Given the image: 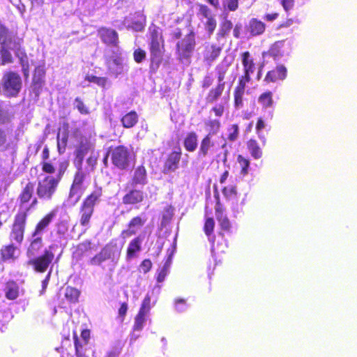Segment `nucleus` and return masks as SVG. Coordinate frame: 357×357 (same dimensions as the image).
<instances>
[{
    "label": "nucleus",
    "mask_w": 357,
    "mask_h": 357,
    "mask_svg": "<svg viewBox=\"0 0 357 357\" xmlns=\"http://www.w3.org/2000/svg\"><path fill=\"white\" fill-rule=\"evenodd\" d=\"M266 30V24L261 20L257 18H252L250 20L247 26V31L250 36H260L264 33Z\"/></svg>",
    "instance_id": "c756f323"
},
{
    "label": "nucleus",
    "mask_w": 357,
    "mask_h": 357,
    "mask_svg": "<svg viewBox=\"0 0 357 357\" xmlns=\"http://www.w3.org/2000/svg\"><path fill=\"white\" fill-rule=\"evenodd\" d=\"M138 121L139 115L134 110L126 113L121 119V124L125 128H133L138 123Z\"/></svg>",
    "instance_id": "4c0bfd02"
},
{
    "label": "nucleus",
    "mask_w": 357,
    "mask_h": 357,
    "mask_svg": "<svg viewBox=\"0 0 357 357\" xmlns=\"http://www.w3.org/2000/svg\"><path fill=\"white\" fill-rule=\"evenodd\" d=\"M225 87L221 84H217L215 87L211 88L206 97V101L208 103H213L216 102L223 93Z\"/></svg>",
    "instance_id": "79ce46f5"
},
{
    "label": "nucleus",
    "mask_w": 357,
    "mask_h": 357,
    "mask_svg": "<svg viewBox=\"0 0 357 357\" xmlns=\"http://www.w3.org/2000/svg\"><path fill=\"white\" fill-rule=\"evenodd\" d=\"M280 3L286 13L291 10L295 4V0H280Z\"/></svg>",
    "instance_id": "338daca9"
},
{
    "label": "nucleus",
    "mask_w": 357,
    "mask_h": 357,
    "mask_svg": "<svg viewBox=\"0 0 357 357\" xmlns=\"http://www.w3.org/2000/svg\"><path fill=\"white\" fill-rule=\"evenodd\" d=\"M80 291L73 287L68 286L65 289V297L71 303L78 302Z\"/></svg>",
    "instance_id": "c03bdc74"
},
{
    "label": "nucleus",
    "mask_w": 357,
    "mask_h": 357,
    "mask_svg": "<svg viewBox=\"0 0 357 357\" xmlns=\"http://www.w3.org/2000/svg\"><path fill=\"white\" fill-rule=\"evenodd\" d=\"M75 102L76 103V108L80 114L86 115L90 113L89 108L86 106L80 98L77 97L75 99Z\"/></svg>",
    "instance_id": "680f3d73"
},
{
    "label": "nucleus",
    "mask_w": 357,
    "mask_h": 357,
    "mask_svg": "<svg viewBox=\"0 0 357 357\" xmlns=\"http://www.w3.org/2000/svg\"><path fill=\"white\" fill-rule=\"evenodd\" d=\"M196 45L195 34L191 30L176 45L177 59L181 62L188 61L191 58Z\"/></svg>",
    "instance_id": "423d86ee"
},
{
    "label": "nucleus",
    "mask_w": 357,
    "mask_h": 357,
    "mask_svg": "<svg viewBox=\"0 0 357 357\" xmlns=\"http://www.w3.org/2000/svg\"><path fill=\"white\" fill-rule=\"evenodd\" d=\"M68 165L69 163L66 160L60 162L58 172L55 176L47 174L43 179L38 181L36 188L38 199L45 201L52 199Z\"/></svg>",
    "instance_id": "f257e3e1"
},
{
    "label": "nucleus",
    "mask_w": 357,
    "mask_h": 357,
    "mask_svg": "<svg viewBox=\"0 0 357 357\" xmlns=\"http://www.w3.org/2000/svg\"><path fill=\"white\" fill-rule=\"evenodd\" d=\"M228 130L229 134L227 138L229 141L234 142L236 140L239 134V128L238 124H232Z\"/></svg>",
    "instance_id": "052dcab7"
},
{
    "label": "nucleus",
    "mask_w": 357,
    "mask_h": 357,
    "mask_svg": "<svg viewBox=\"0 0 357 357\" xmlns=\"http://www.w3.org/2000/svg\"><path fill=\"white\" fill-rule=\"evenodd\" d=\"M1 64L6 65L13 62V58L9 50L2 47L0 50Z\"/></svg>",
    "instance_id": "5fc2aeb1"
},
{
    "label": "nucleus",
    "mask_w": 357,
    "mask_h": 357,
    "mask_svg": "<svg viewBox=\"0 0 357 357\" xmlns=\"http://www.w3.org/2000/svg\"><path fill=\"white\" fill-rule=\"evenodd\" d=\"M236 160L241 167L240 174L243 176L247 175L248 174L250 165L249 159L245 158L242 155H238Z\"/></svg>",
    "instance_id": "09e8293b"
},
{
    "label": "nucleus",
    "mask_w": 357,
    "mask_h": 357,
    "mask_svg": "<svg viewBox=\"0 0 357 357\" xmlns=\"http://www.w3.org/2000/svg\"><path fill=\"white\" fill-rule=\"evenodd\" d=\"M112 163L120 170H126L135 160L132 151L126 146L119 145L111 149Z\"/></svg>",
    "instance_id": "39448f33"
},
{
    "label": "nucleus",
    "mask_w": 357,
    "mask_h": 357,
    "mask_svg": "<svg viewBox=\"0 0 357 357\" xmlns=\"http://www.w3.org/2000/svg\"><path fill=\"white\" fill-rule=\"evenodd\" d=\"M222 192L226 199L231 202L233 204H238V193L236 185H231L224 187Z\"/></svg>",
    "instance_id": "ea45409f"
},
{
    "label": "nucleus",
    "mask_w": 357,
    "mask_h": 357,
    "mask_svg": "<svg viewBox=\"0 0 357 357\" xmlns=\"http://www.w3.org/2000/svg\"><path fill=\"white\" fill-rule=\"evenodd\" d=\"M148 183L147 172L144 165L135 167L131 177L130 183L134 186L145 185Z\"/></svg>",
    "instance_id": "393cba45"
},
{
    "label": "nucleus",
    "mask_w": 357,
    "mask_h": 357,
    "mask_svg": "<svg viewBox=\"0 0 357 357\" xmlns=\"http://www.w3.org/2000/svg\"><path fill=\"white\" fill-rule=\"evenodd\" d=\"M49 158V148L47 146H45L41 154V169L42 172L46 174H53L56 172V167L51 161L48 160Z\"/></svg>",
    "instance_id": "c85d7f7f"
},
{
    "label": "nucleus",
    "mask_w": 357,
    "mask_h": 357,
    "mask_svg": "<svg viewBox=\"0 0 357 357\" xmlns=\"http://www.w3.org/2000/svg\"><path fill=\"white\" fill-rule=\"evenodd\" d=\"M240 56L243 66V74L239 77L238 80L249 83L251 81V75L257 69V65L249 51L242 52Z\"/></svg>",
    "instance_id": "9d476101"
},
{
    "label": "nucleus",
    "mask_w": 357,
    "mask_h": 357,
    "mask_svg": "<svg viewBox=\"0 0 357 357\" xmlns=\"http://www.w3.org/2000/svg\"><path fill=\"white\" fill-rule=\"evenodd\" d=\"M225 146V143L220 146L213 140L211 134H206L201 139L197 152V158L199 159H204L213 156Z\"/></svg>",
    "instance_id": "6e6552de"
},
{
    "label": "nucleus",
    "mask_w": 357,
    "mask_h": 357,
    "mask_svg": "<svg viewBox=\"0 0 357 357\" xmlns=\"http://www.w3.org/2000/svg\"><path fill=\"white\" fill-rule=\"evenodd\" d=\"M152 268V262L149 259H144L139 266V270L140 273H143L146 274L149 273Z\"/></svg>",
    "instance_id": "0e129e2a"
},
{
    "label": "nucleus",
    "mask_w": 357,
    "mask_h": 357,
    "mask_svg": "<svg viewBox=\"0 0 357 357\" xmlns=\"http://www.w3.org/2000/svg\"><path fill=\"white\" fill-rule=\"evenodd\" d=\"M146 193L140 189L132 188L128 190L122 197V203L124 205L134 206L144 202Z\"/></svg>",
    "instance_id": "f3484780"
},
{
    "label": "nucleus",
    "mask_w": 357,
    "mask_h": 357,
    "mask_svg": "<svg viewBox=\"0 0 357 357\" xmlns=\"http://www.w3.org/2000/svg\"><path fill=\"white\" fill-rule=\"evenodd\" d=\"M198 15H202L203 17L207 19L215 15L213 14L211 9L205 4L198 5Z\"/></svg>",
    "instance_id": "13d9d810"
},
{
    "label": "nucleus",
    "mask_w": 357,
    "mask_h": 357,
    "mask_svg": "<svg viewBox=\"0 0 357 357\" xmlns=\"http://www.w3.org/2000/svg\"><path fill=\"white\" fill-rule=\"evenodd\" d=\"M224 211L225 210L221 206L220 202L218 201L215 208V213L221 229L219 232V234L221 236H223V233L222 231L228 233L231 232L232 227L229 218L225 214H224Z\"/></svg>",
    "instance_id": "6ab92c4d"
},
{
    "label": "nucleus",
    "mask_w": 357,
    "mask_h": 357,
    "mask_svg": "<svg viewBox=\"0 0 357 357\" xmlns=\"http://www.w3.org/2000/svg\"><path fill=\"white\" fill-rule=\"evenodd\" d=\"M27 218V211H19L15 215L8 235L10 242L18 245L23 243L26 229Z\"/></svg>",
    "instance_id": "7ed1b4c3"
},
{
    "label": "nucleus",
    "mask_w": 357,
    "mask_h": 357,
    "mask_svg": "<svg viewBox=\"0 0 357 357\" xmlns=\"http://www.w3.org/2000/svg\"><path fill=\"white\" fill-rule=\"evenodd\" d=\"M5 296L8 300H15L19 296V286L14 280H9L6 283Z\"/></svg>",
    "instance_id": "58836bf2"
},
{
    "label": "nucleus",
    "mask_w": 357,
    "mask_h": 357,
    "mask_svg": "<svg viewBox=\"0 0 357 357\" xmlns=\"http://www.w3.org/2000/svg\"><path fill=\"white\" fill-rule=\"evenodd\" d=\"M222 6L225 10L234 12L238 8V0H223Z\"/></svg>",
    "instance_id": "4d7b16f0"
},
{
    "label": "nucleus",
    "mask_w": 357,
    "mask_h": 357,
    "mask_svg": "<svg viewBox=\"0 0 357 357\" xmlns=\"http://www.w3.org/2000/svg\"><path fill=\"white\" fill-rule=\"evenodd\" d=\"M247 148L254 159L259 160L262 157L263 151L256 139H250L247 142Z\"/></svg>",
    "instance_id": "a19ab883"
},
{
    "label": "nucleus",
    "mask_w": 357,
    "mask_h": 357,
    "mask_svg": "<svg viewBox=\"0 0 357 357\" xmlns=\"http://www.w3.org/2000/svg\"><path fill=\"white\" fill-rule=\"evenodd\" d=\"M248 83L238 80L237 85L234 90V107L238 109L243 107V96Z\"/></svg>",
    "instance_id": "a878e982"
},
{
    "label": "nucleus",
    "mask_w": 357,
    "mask_h": 357,
    "mask_svg": "<svg viewBox=\"0 0 357 357\" xmlns=\"http://www.w3.org/2000/svg\"><path fill=\"white\" fill-rule=\"evenodd\" d=\"M257 102L263 109L273 107L275 103L273 92L269 90L264 91L258 96Z\"/></svg>",
    "instance_id": "c9c22d12"
},
{
    "label": "nucleus",
    "mask_w": 357,
    "mask_h": 357,
    "mask_svg": "<svg viewBox=\"0 0 357 357\" xmlns=\"http://www.w3.org/2000/svg\"><path fill=\"white\" fill-rule=\"evenodd\" d=\"M97 32L98 37L104 44L107 46L118 47L119 39L116 30L106 26H100L98 29Z\"/></svg>",
    "instance_id": "ddd939ff"
},
{
    "label": "nucleus",
    "mask_w": 357,
    "mask_h": 357,
    "mask_svg": "<svg viewBox=\"0 0 357 357\" xmlns=\"http://www.w3.org/2000/svg\"><path fill=\"white\" fill-rule=\"evenodd\" d=\"M43 237L41 235H33L31 232V239L27 248L26 253L28 255L35 256L43 247Z\"/></svg>",
    "instance_id": "72a5a7b5"
},
{
    "label": "nucleus",
    "mask_w": 357,
    "mask_h": 357,
    "mask_svg": "<svg viewBox=\"0 0 357 357\" xmlns=\"http://www.w3.org/2000/svg\"><path fill=\"white\" fill-rule=\"evenodd\" d=\"M56 215V211L52 210L45 214L36 225L32 232L33 235H41L48 228L53 219Z\"/></svg>",
    "instance_id": "4be33fe9"
},
{
    "label": "nucleus",
    "mask_w": 357,
    "mask_h": 357,
    "mask_svg": "<svg viewBox=\"0 0 357 357\" xmlns=\"http://www.w3.org/2000/svg\"><path fill=\"white\" fill-rule=\"evenodd\" d=\"M107 66L109 73L115 77L123 73V59L120 55H115L107 60Z\"/></svg>",
    "instance_id": "cd10ccee"
},
{
    "label": "nucleus",
    "mask_w": 357,
    "mask_h": 357,
    "mask_svg": "<svg viewBox=\"0 0 357 357\" xmlns=\"http://www.w3.org/2000/svg\"><path fill=\"white\" fill-rule=\"evenodd\" d=\"M146 56V52L141 48L136 49L133 52L134 60L137 63H142L145 59Z\"/></svg>",
    "instance_id": "e2e57ef3"
},
{
    "label": "nucleus",
    "mask_w": 357,
    "mask_h": 357,
    "mask_svg": "<svg viewBox=\"0 0 357 357\" xmlns=\"http://www.w3.org/2000/svg\"><path fill=\"white\" fill-rule=\"evenodd\" d=\"M45 69L43 66H38L34 69L31 87L33 93L36 94V96H39L42 87L45 84Z\"/></svg>",
    "instance_id": "aec40b11"
},
{
    "label": "nucleus",
    "mask_w": 357,
    "mask_h": 357,
    "mask_svg": "<svg viewBox=\"0 0 357 357\" xmlns=\"http://www.w3.org/2000/svg\"><path fill=\"white\" fill-rule=\"evenodd\" d=\"M80 189L77 186L70 185L67 202H70L71 206H75L79 201L81 195L77 194Z\"/></svg>",
    "instance_id": "a18cd8bd"
},
{
    "label": "nucleus",
    "mask_w": 357,
    "mask_h": 357,
    "mask_svg": "<svg viewBox=\"0 0 357 357\" xmlns=\"http://www.w3.org/2000/svg\"><path fill=\"white\" fill-rule=\"evenodd\" d=\"M73 340L75 349V354L77 357H85V356L83 355L80 351V349L82 347V345L80 344L78 336L75 331L73 332Z\"/></svg>",
    "instance_id": "69168bd1"
},
{
    "label": "nucleus",
    "mask_w": 357,
    "mask_h": 357,
    "mask_svg": "<svg viewBox=\"0 0 357 357\" xmlns=\"http://www.w3.org/2000/svg\"><path fill=\"white\" fill-rule=\"evenodd\" d=\"M223 50V45L216 43H206L203 50V60L208 65H211L217 60Z\"/></svg>",
    "instance_id": "dca6fc26"
},
{
    "label": "nucleus",
    "mask_w": 357,
    "mask_h": 357,
    "mask_svg": "<svg viewBox=\"0 0 357 357\" xmlns=\"http://www.w3.org/2000/svg\"><path fill=\"white\" fill-rule=\"evenodd\" d=\"M227 72V68L223 66H218L216 68V73L218 78V84H221L223 87H225L226 82L225 79Z\"/></svg>",
    "instance_id": "6e6d98bb"
},
{
    "label": "nucleus",
    "mask_w": 357,
    "mask_h": 357,
    "mask_svg": "<svg viewBox=\"0 0 357 357\" xmlns=\"http://www.w3.org/2000/svg\"><path fill=\"white\" fill-rule=\"evenodd\" d=\"M215 220L212 217H206L204 220V224L203 227V231L205 235L208 237V240L211 241V237L212 236L214 229H215Z\"/></svg>",
    "instance_id": "49530a36"
},
{
    "label": "nucleus",
    "mask_w": 357,
    "mask_h": 357,
    "mask_svg": "<svg viewBox=\"0 0 357 357\" xmlns=\"http://www.w3.org/2000/svg\"><path fill=\"white\" fill-rule=\"evenodd\" d=\"M151 307V296L146 294L142 302L139 312L148 314Z\"/></svg>",
    "instance_id": "bf43d9fd"
},
{
    "label": "nucleus",
    "mask_w": 357,
    "mask_h": 357,
    "mask_svg": "<svg viewBox=\"0 0 357 357\" xmlns=\"http://www.w3.org/2000/svg\"><path fill=\"white\" fill-rule=\"evenodd\" d=\"M198 145V135L195 131L188 132L183 139V146L185 151L193 152Z\"/></svg>",
    "instance_id": "f704fd0d"
},
{
    "label": "nucleus",
    "mask_w": 357,
    "mask_h": 357,
    "mask_svg": "<svg viewBox=\"0 0 357 357\" xmlns=\"http://www.w3.org/2000/svg\"><path fill=\"white\" fill-rule=\"evenodd\" d=\"M205 126L208 128V132L212 137L213 135L218 133L221 127V123L218 119H209L205 123Z\"/></svg>",
    "instance_id": "8fccbe9b"
},
{
    "label": "nucleus",
    "mask_w": 357,
    "mask_h": 357,
    "mask_svg": "<svg viewBox=\"0 0 357 357\" xmlns=\"http://www.w3.org/2000/svg\"><path fill=\"white\" fill-rule=\"evenodd\" d=\"M89 172L87 173L83 170L82 164L79 162V165L77 166V171L75 173L71 184L81 188Z\"/></svg>",
    "instance_id": "37998d69"
},
{
    "label": "nucleus",
    "mask_w": 357,
    "mask_h": 357,
    "mask_svg": "<svg viewBox=\"0 0 357 357\" xmlns=\"http://www.w3.org/2000/svg\"><path fill=\"white\" fill-rule=\"evenodd\" d=\"M175 308L177 311L181 312L184 310L186 301L184 298H177L174 301Z\"/></svg>",
    "instance_id": "774afa93"
},
{
    "label": "nucleus",
    "mask_w": 357,
    "mask_h": 357,
    "mask_svg": "<svg viewBox=\"0 0 357 357\" xmlns=\"http://www.w3.org/2000/svg\"><path fill=\"white\" fill-rule=\"evenodd\" d=\"M14 243L3 245L0 249V259L2 261H15L17 259V252H19V248Z\"/></svg>",
    "instance_id": "412c9836"
},
{
    "label": "nucleus",
    "mask_w": 357,
    "mask_h": 357,
    "mask_svg": "<svg viewBox=\"0 0 357 357\" xmlns=\"http://www.w3.org/2000/svg\"><path fill=\"white\" fill-rule=\"evenodd\" d=\"M161 29L154 24L149 27L148 46L150 52V60L157 67L162 63L165 52V44Z\"/></svg>",
    "instance_id": "f03ea898"
},
{
    "label": "nucleus",
    "mask_w": 357,
    "mask_h": 357,
    "mask_svg": "<svg viewBox=\"0 0 357 357\" xmlns=\"http://www.w3.org/2000/svg\"><path fill=\"white\" fill-rule=\"evenodd\" d=\"M52 246L45 249L43 254L27 261V264L31 266L37 273H45L54 259V254L52 250Z\"/></svg>",
    "instance_id": "0eeeda50"
},
{
    "label": "nucleus",
    "mask_w": 357,
    "mask_h": 357,
    "mask_svg": "<svg viewBox=\"0 0 357 357\" xmlns=\"http://www.w3.org/2000/svg\"><path fill=\"white\" fill-rule=\"evenodd\" d=\"M287 76V69L282 65L280 64L271 70H268L264 79L266 84L274 83L279 81H283Z\"/></svg>",
    "instance_id": "a211bd4d"
},
{
    "label": "nucleus",
    "mask_w": 357,
    "mask_h": 357,
    "mask_svg": "<svg viewBox=\"0 0 357 357\" xmlns=\"http://www.w3.org/2000/svg\"><path fill=\"white\" fill-rule=\"evenodd\" d=\"M204 29L207 34L211 36L215 31L217 27V20L215 16L208 17L206 21L204 23Z\"/></svg>",
    "instance_id": "3c124183"
},
{
    "label": "nucleus",
    "mask_w": 357,
    "mask_h": 357,
    "mask_svg": "<svg viewBox=\"0 0 357 357\" xmlns=\"http://www.w3.org/2000/svg\"><path fill=\"white\" fill-rule=\"evenodd\" d=\"M285 40H278L271 45L267 51V55L273 58V59H279L285 54L284 50Z\"/></svg>",
    "instance_id": "2f4dec72"
},
{
    "label": "nucleus",
    "mask_w": 357,
    "mask_h": 357,
    "mask_svg": "<svg viewBox=\"0 0 357 357\" xmlns=\"http://www.w3.org/2000/svg\"><path fill=\"white\" fill-rule=\"evenodd\" d=\"M75 137L78 140L79 144L75 150L76 158L79 159V162L82 163L84 155L89 151L91 147L89 140L82 135L79 129L74 132Z\"/></svg>",
    "instance_id": "2eb2a0df"
},
{
    "label": "nucleus",
    "mask_w": 357,
    "mask_h": 357,
    "mask_svg": "<svg viewBox=\"0 0 357 357\" xmlns=\"http://www.w3.org/2000/svg\"><path fill=\"white\" fill-rule=\"evenodd\" d=\"M147 314H144L143 312H138L137 315L135 317V322L133 325L134 331H141L144 327V324L146 321V316Z\"/></svg>",
    "instance_id": "864d4df0"
},
{
    "label": "nucleus",
    "mask_w": 357,
    "mask_h": 357,
    "mask_svg": "<svg viewBox=\"0 0 357 357\" xmlns=\"http://www.w3.org/2000/svg\"><path fill=\"white\" fill-rule=\"evenodd\" d=\"M116 250V245L107 244L101 250L91 258L89 263L92 266H100L104 261L110 259L114 257Z\"/></svg>",
    "instance_id": "4468645a"
},
{
    "label": "nucleus",
    "mask_w": 357,
    "mask_h": 357,
    "mask_svg": "<svg viewBox=\"0 0 357 357\" xmlns=\"http://www.w3.org/2000/svg\"><path fill=\"white\" fill-rule=\"evenodd\" d=\"M182 154L183 151L180 146L167 153L163 161L162 172L164 174H168L177 170L179 168Z\"/></svg>",
    "instance_id": "1a4fd4ad"
},
{
    "label": "nucleus",
    "mask_w": 357,
    "mask_h": 357,
    "mask_svg": "<svg viewBox=\"0 0 357 357\" xmlns=\"http://www.w3.org/2000/svg\"><path fill=\"white\" fill-rule=\"evenodd\" d=\"M22 86V78L18 73L8 70L3 74L0 88L1 87L3 93L7 97L17 96Z\"/></svg>",
    "instance_id": "20e7f679"
},
{
    "label": "nucleus",
    "mask_w": 357,
    "mask_h": 357,
    "mask_svg": "<svg viewBox=\"0 0 357 357\" xmlns=\"http://www.w3.org/2000/svg\"><path fill=\"white\" fill-rule=\"evenodd\" d=\"M93 249L92 243L90 240H86L79 243L73 252V257L77 260H81L84 257L86 256Z\"/></svg>",
    "instance_id": "7c9ffc66"
},
{
    "label": "nucleus",
    "mask_w": 357,
    "mask_h": 357,
    "mask_svg": "<svg viewBox=\"0 0 357 357\" xmlns=\"http://www.w3.org/2000/svg\"><path fill=\"white\" fill-rule=\"evenodd\" d=\"M142 240V236L138 235L130 241L126 250L128 259L133 258L136 256L137 252L141 250Z\"/></svg>",
    "instance_id": "473e14b6"
},
{
    "label": "nucleus",
    "mask_w": 357,
    "mask_h": 357,
    "mask_svg": "<svg viewBox=\"0 0 357 357\" xmlns=\"http://www.w3.org/2000/svg\"><path fill=\"white\" fill-rule=\"evenodd\" d=\"M22 43L23 39L22 38L10 33L6 40H3L1 47L13 50L16 56H18V53L22 50Z\"/></svg>",
    "instance_id": "bb28decb"
},
{
    "label": "nucleus",
    "mask_w": 357,
    "mask_h": 357,
    "mask_svg": "<svg viewBox=\"0 0 357 357\" xmlns=\"http://www.w3.org/2000/svg\"><path fill=\"white\" fill-rule=\"evenodd\" d=\"M57 139V149L58 152L61 154L63 153L66 151L68 144V130L63 133L61 138H60V135L58 133L56 136Z\"/></svg>",
    "instance_id": "de8ad7c7"
},
{
    "label": "nucleus",
    "mask_w": 357,
    "mask_h": 357,
    "mask_svg": "<svg viewBox=\"0 0 357 357\" xmlns=\"http://www.w3.org/2000/svg\"><path fill=\"white\" fill-rule=\"evenodd\" d=\"M84 79L86 81H88L89 82L95 83L102 88H105L107 82V78L105 77H97L89 74L85 76Z\"/></svg>",
    "instance_id": "603ef678"
},
{
    "label": "nucleus",
    "mask_w": 357,
    "mask_h": 357,
    "mask_svg": "<svg viewBox=\"0 0 357 357\" xmlns=\"http://www.w3.org/2000/svg\"><path fill=\"white\" fill-rule=\"evenodd\" d=\"M232 28V22L230 20L227 19V17L223 19L220 23L219 29L216 33V40H220L222 39L227 38L229 36Z\"/></svg>",
    "instance_id": "e433bc0d"
},
{
    "label": "nucleus",
    "mask_w": 357,
    "mask_h": 357,
    "mask_svg": "<svg viewBox=\"0 0 357 357\" xmlns=\"http://www.w3.org/2000/svg\"><path fill=\"white\" fill-rule=\"evenodd\" d=\"M17 200L20 206H24L31 202L29 206L24 210L27 211L28 214L31 208L38 205V200L37 197H34V183L33 182H28L22 188L18 195Z\"/></svg>",
    "instance_id": "9b49d317"
},
{
    "label": "nucleus",
    "mask_w": 357,
    "mask_h": 357,
    "mask_svg": "<svg viewBox=\"0 0 357 357\" xmlns=\"http://www.w3.org/2000/svg\"><path fill=\"white\" fill-rule=\"evenodd\" d=\"M102 188L96 185L93 190L84 198L82 202L95 208L96 206L102 201Z\"/></svg>",
    "instance_id": "b1692460"
},
{
    "label": "nucleus",
    "mask_w": 357,
    "mask_h": 357,
    "mask_svg": "<svg viewBox=\"0 0 357 357\" xmlns=\"http://www.w3.org/2000/svg\"><path fill=\"white\" fill-rule=\"evenodd\" d=\"M95 208L84 203H81L79 208V222L80 226L88 228L90 225L91 218L94 213Z\"/></svg>",
    "instance_id": "5701e85b"
},
{
    "label": "nucleus",
    "mask_w": 357,
    "mask_h": 357,
    "mask_svg": "<svg viewBox=\"0 0 357 357\" xmlns=\"http://www.w3.org/2000/svg\"><path fill=\"white\" fill-rule=\"evenodd\" d=\"M147 218L143 215L133 216L127 224V229H123L121 233L123 238H127L135 236L145 225Z\"/></svg>",
    "instance_id": "f8f14e48"
}]
</instances>
